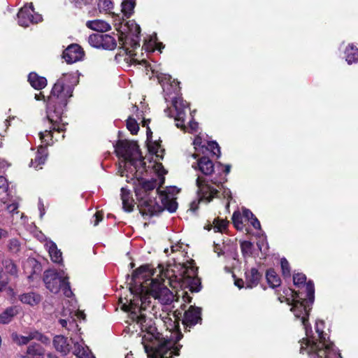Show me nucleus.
<instances>
[{"label": "nucleus", "mask_w": 358, "mask_h": 358, "mask_svg": "<svg viewBox=\"0 0 358 358\" xmlns=\"http://www.w3.org/2000/svg\"><path fill=\"white\" fill-rule=\"evenodd\" d=\"M266 277L268 285L271 287L274 288L279 287L280 285V278L273 269L268 270L266 272Z\"/></svg>", "instance_id": "2f4dec72"}, {"label": "nucleus", "mask_w": 358, "mask_h": 358, "mask_svg": "<svg viewBox=\"0 0 358 358\" xmlns=\"http://www.w3.org/2000/svg\"><path fill=\"white\" fill-rule=\"evenodd\" d=\"M146 133V143L148 153L144 159L149 161L148 168L155 169L157 166V142L152 140V132L150 128H148Z\"/></svg>", "instance_id": "dca6fc26"}, {"label": "nucleus", "mask_w": 358, "mask_h": 358, "mask_svg": "<svg viewBox=\"0 0 358 358\" xmlns=\"http://www.w3.org/2000/svg\"><path fill=\"white\" fill-rule=\"evenodd\" d=\"M182 248V244H180V243H178V244H176L175 245H171V252H174L176 251H178L180 250V249Z\"/></svg>", "instance_id": "680f3d73"}, {"label": "nucleus", "mask_w": 358, "mask_h": 358, "mask_svg": "<svg viewBox=\"0 0 358 358\" xmlns=\"http://www.w3.org/2000/svg\"><path fill=\"white\" fill-rule=\"evenodd\" d=\"M196 166L205 176H210L214 171L213 162L206 157L200 158L197 162Z\"/></svg>", "instance_id": "4be33fe9"}, {"label": "nucleus", "mask_w": 358, "mask_h": 358, "mask_svg": "<svg viewBox=\"0 0 358 358\" xmlns=\"http://www.w3.org/2000/svg\"><path fill=\"white\" fill-rule=\"evenodd\" d=\"M182 299L185 302H191V298L187 295V293L182 294Z\"/></svg>", "instance_id": "338daca9"}, {"label": "nucleus", "mask_w": 358, "mask_h": 358, "mask_svg": "<svg viewBox=\"0 0 358 358\" xmlns=\"http://www.w3.org/2000/svg\"><path fill=\"white\" fill-rule=\"evenodd\" d=\"M194 145H195V148L196 146L205 147V145H202L201 138L199 136H196L194 140Z\"/></svg>", "instance_id": "052dcab7"}, {"label": "nucleus", "mask_w": 358, "mask_h": 358, "mask_svg": "<svg viewBox=\"0 0 358 358\" xmlns=\"http://www.w3.org/2000/svg\"><path fill=\"white\" fill-rule=\"evenodd\" d=\"M244 282L241 279L236 280L235 281V285L237 286L238 288H242L243 287Z\"/></svg>", "instance_id": "69168bd1"}, {"label": "nucleus", "mask_w": 358, "mask_h": 358, "mask_svg": "<svg viewBox=\"0 0 358 358\" xmlns=\"http://www.w3.org/2000/svg\"><path fill=\"white\" fill-rule=\"evenodd\" d=\"M135 6L134 0H123L122 2V11L125 16L129 17L133 13Z\"/></svg>", "instance_id": "c9c22d12"}, {"label": "nucleus", "mask_w": 358, "mask_h": 358, "mask_svg": "<svg viewBox=\"0 0 358 358\" xmlns=\"http://www.w3.org/2000/svg\"><path fill=\"white\" fill-rule=\"evenodd\" d=\"M30 85L36 90H41L47 85V80L36 73H30L28 77Z\"/></svg>", "instance_id": "a878e982"}, {"label": "nucleus", "mask_w": 358, "mask_h": 358, "mask_svg": "<svg viewBox=\"0 0 358 358\" xmlns=\"http://www.w3.org/2000/svg\"><path fill=\"white\" fill-rule=\"evenodd\" d=\"M243 216L248 220H250L255 217L254 214L249 209L246 208L243 209Z\"/></svg>", "instance_id": "6e6d98bb"}, {"label": "nucleus", "mask_w": 358, "mask_h": 358, "mask_svg": "<svg viewBox=\"0 0 358 358\" xmlns=\"http://www.w3.org/2000/svg\"><path fill=\"white\" fill-rule=\"evenodd\" d=\"M158 83L162 87V94L167 103L164 110L166 116L173 118L176 125H183L185 112L189 108V103L180 96L179 83L169 74L158 73Z\"/></svg>", "instance_id": "39448f33"}, {"label": "nucleus", "mask_w": 358, "mask_h": 358, "mask_svg": "<svg viewBox=\"0 0 358 358\" xmlns=\"http://www.w3.org/2000/svg\"><path fill=\"white\" fill-rule=\"evenodd\" d=\"M8 248L10 252L17 253L21 248V243L17 238H12L8 243Z\"/></svg>", "instance_id": "a19ab883"}, {"label": "nucleus", "mask_w": 358, "mask_h": 358, "mask_svg": "<svg viewBox=\"0 0 358 358\" xmlns=\"http://www.w3.org/2000/svg\"><path fill=\"white\" fill-rule=\"evenodd\" d=\"M206 149L210 150V152L217 157L220 156V147L216 142H208L206 146Z\"/></svg>", "instance_id": "de8ad7c7"}, {"label": "nucleus", "mask_w": 358, "mask_h": 358, "mask_svg": "<svg viewBox=\"0 0 358 358\" xmlns=\"http://www.w3.org/2000/svg\"><path fill=\"white\" fill-rule=\"evenodd\" d=\"M65 279L64 273L55 270H48L44 273L45 286L52 293H57L59 291Z\"/></svg>", "instance_id": "2eb2a0df"}, {"label": "nucleus", "mask_w": 358, "mask_h": 358, "mask_svg": "<svg viewBox=\"0 0 358 358\" xmlns=\"http://www.w3.org/2000/svg\"><path fill=\"white\" fill-rule=\"evenodd\" d=\"M6 272L11 275H15L17 274V268L15 264L10 259L5 260L3 263Z\"/></svg>", "instance_id": "c03bdc74"}, {"label": "nucleus", "mask_w": 358, "mask_h": 358, "mask_svg": "<svg viewBox=\"0 0 358 358\" xmlns=\"http://www.w3.org/2000/svg\"><path fill=\"white\" fill-rule=\"evenodd\" d=\"M158 301L162 305L170 306L174 301L175 295L170 288H176L179 283L192 292L201 289L197 268L192 262L178 265L158 264Z\"/></svg>", "instance_id": "f257e3e1"}, {"label": "nucleus", "mask_w": 358, "mask_h": 358, "mask_svg": "<svg viewBox=\"0 0 358 358\" xmlns=\"http://www.w3.org/2000/svg\"><path fill=\"white\" fill-rule=\"evenodd\" d=\"M78 83L76 73H64L55 84L47 101V118L52 124L50 130L45 129L39 133L42 142L48 144V140L52 137V130L64 131L65 124L62 115L68 99L72 96L73 87Z\"/></svg>", "instance_id": "7ed1b4c3"}, {"label": "nucleus", "mask_w": 358, "mask_h": 358, "mask_svg": "<svg viewBox=\"0 0 358 358\" xmlns=\"http://www.w3.org/2000/svg\"><path fill=\"white\" fill-rule=\"evenodd\" d=\"M196 184L199 198L191 202L189 208L191 211L195 212L201 201L205 200L207 203H209L213 198L227 199L226 206L227 208L229 206V199H231V191L225 188L221 182L213 180L209 182L199 176L196 180Z\"/></svg>", "instance_id": "1a4fd4ad"}, {"label": "nucleus", "mask_w": 358, "mask_h": 358, "mask_svg": "<svg viewBox=\"0 0 358 358\" xmlns=\"http://www.w3.org/2000/svg\"><path fill=\"white\" fill-rule=\"evenodd\" d=\"M157 186L155 180H138L135 187V193L137 198L142 201V205L144 206L141 209V213L143 216L152 217L155 215V203L150 200L148 196L151 191L154 190Z\"/></svg>", "instance_id": "9b49d317"}, {"label": "nucleus", "mask_w": 358, "mask_h": 358, "mask_svg": "<svg viewBox=\"0 0 358 358\" xmlns=\"http://www.w3.org/2000/svg\"><path fill=\"white\" fill-rule=\"evenodd\" d=\"M86 25L88 28L99 32H105L110 29V25L108 22L101 20L88 21Z\"/></svg>", "instance_id": "bb28decb"}, {"label": "nucleus", "mask_w": 358, "mask_h": 358, "mask_svg": "<svg viewBox=\"0 0 358 358\" xmlns=\"http://www.w3.org/2000/svg\"><path fill=\"white\" fill-rule=\"evenodd\" d=\"M145 329L142 339L145 352L148 358H157V327L149 325Z\"/></svg>", "instance_id": "ddd939ff"}, {"label": "nucleus", "mask_w": 358, "mask_h": 358, "mask_svg": "<svg viewBox=\"0 0 358 358\" xmlns=\"http://www.w3.org/2000/svg\"><path fill=\"white\" fill-rule=\"evenodd\" d=\"M117 30L121 33L122 36L125 38V45L130 46L132 49L129 50L127 48V52L124 57V62L127 64V67L131 66L132 65H142L145 68V71L149 78H152L155 76V69L153 66L148 64L145 59L141 61L137 60L134 57L136 54L134 50L140 46L139 43V34L141 33V28L135 21L129 20L124 24H121Z\"/></svg>", "instance_id": "0eeeda50"}, {"label": "nucleus", "mask_w": 358, "mask_h": 358, "mask_svg": "<svg viewBox=\"0 0 358 358\" xmlns=\"http://www.w3.org/2000/svg\"><path fill=\"white\" fill-rule=\"evenodd\" d=\"M48 152L46 148L41 145L38 148L36 155L34 159H32L30 164L31 166L35 169H41V165L43 164L47 159Z\"/></svg>", "instance_id": "5701e85b"}, {"label": "nucleus", "mask_w": 358, "mask_h": 358, "mask_svg": "<svg viewBox=\"0 0 358 358\" xmlns=\"http://www.w3.org/2000/svg\"><path fill=\"white\" fill-rule=\"evenodd\" d=\"M201 320V309L191 306L184 313L182 323L187 327H192Z\"/></svg>", "instance_id": "6ab92c4d"}, {"label": "nucleus", "mask_w": 358, "mask_h": 358, "mask_svg": "<svg viewBox=\"0 0 358 358\" xmlns=\"http://www.w3.org/2000/svg\"><path fill=\"white\" fill-rule=\"evenodd\" d=\"M306 277L303 273H296L293 275V282L295 286L300 287V285H302L303 288L305 289L306 292V297L307 299H305L302 296L303 293L302 292H298L296 291H292V303H291L292 306H293L294 303V299L296 298L298 295L300 298H302L303 299H300L301 301H306L308 302V304L310 303V305L313 303L314 300V293H315V288L314 285L312 282L309 281L307 283H306Z\"/></svg>", "instance_id": "f8f14e48"}, {"label": "nucleus", "mask_w": 358, "mask_h": 358, "mask_svg": "<svg viewBox=\"0 0 358 358\" xmlns=\"http://www.w3.org/2000/svg\"><path fill=\"white\" fill-rule=\"evenodd\" d=\"M116 47L115 39L108 34H101V48L113 50Z\"/></svg>", "instance_id": "72a5a7b5"}, {"label": "nucleus", "mask_w": 358, "mask_h": 358, "mask_svg": "<svg viewBox=\"0 0 358 358\" xmlns=\"http://www.w3.org/2000/svg\"><path fill=\"white\" fill-rule=\"evenodd\" d=\"M168 173L162 163L158 162V196L161 201V206L158 205V213L164 210L169 213H174L178 208L177 194L180 189L176 186L166 187L164 190L159 191V188L164 183V176Z\"/></svg>", "instance_id": "9d476101"}, {"label": "nucleus", "mask_w": 358, "mask_h": 358, "mask_svg": "<svg viewBox=\"0 0 358 358\" xmlns=\"http://www.w3.org/2000/svg\"><path fill=\"white\" fill-rule=\"evenodd\" d=\"M168 310L162 309L163 313L159 315L160 326L165 329L166 334L158 332V358H174L179 355L180 346L177 343L182 337L178 322V315L181 313H166Z\"/></svg>", "instance_id": "20e7f679"}, {"label": "nucleus", "mask_w": 358, "mask_h": 358, "mask_svg": "<svg viewBox=\"0 0 358 358\" xmlns=\"http://www.w3.org/2000/svg\"><path fill=\"white\" fill-rule=\"evenodd\" d=\"M280 264H281L282 275L285 277L290 276V268H289V262H287V260L285 258H282V259H281Z\"/></svg>", "instance_id": "8fccbe9b"}, {"label": "nucleus", "mask_w": 358, "mask_h": 358, "mask_svg": "<svg viewBox=\"0 0 358 358\" xmlns=\"http://www.w3.org/2000/svg\"><path fill=\"white\" fill-rule=\"evenodd\" d=\"M155 269L143 265L134 271L130 282L131 294L141 296V308L146 310L151 299H157V283L153 278Z\"/></svg>", "instance_id": "423d86ee"}, {"label": "nucleus", "mask_w": 358, "mask_h": 358, "mask_svg": "<svg viewBox=\"0 0 358 358\" xmlns=\"http://www.w3.org/2000/svg\"><path fill=\"white\" fill-rule=\"evenodd\" d=\"M101 34H92L89 37L90 44L95 48H101Z\"/></svg>", "instance_id": "a18cd8bd"}, {"label": "nucleus", "mask_w": 358, "mask_h": 358, "mask_svg": "<svg viewBox=\"0 0 358 358\" xmlns=\"http://www.w3.org/2000/svg\"><path fill=\"white\" fill-rule=\"evenodd\" d=\"M102 213L101 212H97L96 214H94V225L96 226L99 222L102 220Z\"/></svg>", "instance_id": "13d9d810"}, {"label": "nucleus", "mask_w": 358, "mask_h": 358, "mask_svg": "<svg viewBox=\"0 0 358 358\" xmlns=\"http://www.w3.org/2000/svg\"><path fill=\"white\" fill-rule=\"evenodd\" d=\"M61 289H62V290L64 292V294L66 296L70 297L72 295V292L70 289L69 284L68 282L66 281V280L64 281V282L61 287Z\"/></svg>", "instance_id": "864d4df0"}, {"label": "nucleus", "mask_w": 358, "mask_h": 358, "mask_svg": "<svg viewBox=\"0 0 358 358\" xmlns=\"http://www.w3.org/2000/svg\"><path fill=\"white\" fill-rule=\"evenodd\" d=\"M122 308L124 311L131 312V315H134V316H132V319L134 320V318L136 317L138 319V322L142 324L143 322H146L145 319L143 317L142 315H141V317L136 315V313L135 312L136 308L134 306V303H132L131 300L130 301V303L129 304H127V303H123Z\"/></svg>", "instance_id": "f704fd0d"}, {"label": "nucleus", "mask_w": 358, "mask_h": 358, "mask_svg": "<svg viewBox=\"0 0 358 358\" xmlns=\"http://www.w3.org/2000/svg\"><path fill=\"white\" fill-rule=\"evenodd\" d=\"M69 315V317L71 319V321L73 322L74 320L73 317L76 316L77 318L79 319H85V314L83 311L80 310H75V311H69V310H64L63 316Z\"/></svg>", "instance_id": "49530a36"}, {"label": "nucleus", "mask_w": 358, "mask_h": 358, "mask_svg": "<svg viewBox=\"0 0 358 358\" xmlns=\"http://www.w3.org/2000/svg\"><path fill=\"white\" fill-rule=\"evenodd\" d=\"M53 345L55 349L63 355H67L71 349L67 338L62 335L56 336L54 338Z\"/></svg>", "instance_id": "412c9836"}, {"label": "nucleus", "mask_w": 358, "mask_h": 358, "mask_svg": "<svg viewBox=\"0 0 358 358\" xmlns=\"http://www.w3.org/2000/svg\"><path fill=\"white\" fill-rule=\"evenodd\" d=\"M71 341L73 344V353L78 358H95L82 338H71Z\"/></svg>", "instance_id": "f3484780"}, {"label": "nucleus", "mask_w": 358, "mask_h": 358, "mask_svg": "<svg viewBox=\"0 0 358 358\" xmlns=\"http://www.w3.org/2000/svg\"><path fill=\"white\" fill-rule=\"evenodd\" d=\"M189 110V108H188V109L186 110ZM185 115H187V112H185ZM185 117L186 116H185L184 117V121H185ZM176 122V124L177 123V122L175 120ZM183 123V125L181 126V127H178L176 124V126L178 127V128H180L181 129L184 130V131H187L189 132H191V133H194V132H196L197 130H198V128H199V124L196 122L194 121V120H190L189 122V124H188V127H187L185 124V122H182Z\"/></svg>", "instance_id": "e433bc0d"}, {"label": "nucleus", "mask_w": 358, "mask_h": 358, "mask_svg": "<svg viewBox=\"0 0 358 358\" xmlns=\"http://www.w3.org/2000/svg\"><path fill=\"white\" fill-rule=\"evenodd\" d=\"M44 350L38 344L31 345L28 347L26 355L22 358H43Z\"/></svg>", "instance_id": "c85d7f7f"}, {"label": "nucleus", "mask_w": 358, "mask_h": 358, "mask_svg": "<svg viewBox=\"0 0 358 358\" xmlns=\"http://www.w3.org/2000/svg\"><path fill=\"white\" fill-rule=\"evenodd\" d=\"M83 56L84 52L81 47L77 44L69 45L63 53L64 59L69 64L81 60Z\"/></svg>", "instance_id": "a211bd4d"}, {"label": "nucleus", "mask_w": 358, "mask_h": 358, "mask_svg": "<svg viewBox=\"0 0 358 358\" xmlns=\"http://www.w3.org/2000/svg\"><path fill=\"white\" fill-rule=\"evenodd\" d=\"M0 292L9 296H13L14 294L13 289L10 287L7 286L6 283L4 282H0Z\"/></svg>", "instance_id": "3c124183"}, {"label": "nucleus", "mask_w": 358, "mask_h": 358, "mask_svg": "<svg viewBox=\"0 0 358 358\" xmlns=\"http://www.w3.org/2000/svg\"><path fill=\"white\" fill-rule=\"evenodd\" d=\"M157 146H158V159H163L164 154L165 152V149L162 147L160 139H158Z\"/></svg>", "instance_id": "5fc2aeb1"}, {"label": "nucleus", "mask_w": 358, "mask_h": 358, "mask_svg": "<svg viewBox=\"0 0 358 358\" xmlns=\"http://www.w3.org/2000/svg\"><path fill=\"white\" fill-rule=\"evenodd\" d=\"M143 48L148 52H154L157 49L156 36H150L149 39L145 40Z\"/></svg>", "instance_id": "58836bf2"}, {"label": "nucleus", "mask_w": 358, "mask_h": 358, "mask_svg": "<svg viewBox=\"0 0 358 358\" xmlns=\"http://www.w3.org/2000/svg\"><path fill=\"white\" fill-rule=\"evenodd\" d=\"M127 127L132 134H136L139 129L136 120L131 116L127 120Z\"/></svg>", "instance_id": "ea45409f"}, {"label": "nucleus", "mask_w": 358, "mask_h": 358, "mask_svg": "<svg viewBox=\"0 0 358 358\" xmlns=\"http://www.w3.org/2000/svg\"><path fill=\"white\" fill-rule=\"evenodd\" d=\"M18 208V205L16 203H12L9 205H7L6 209L9 213H14Z\"/></svg>", "instance_id": "4d7b16f0"}, {"label": "nucleus", "mask_w": 358, "mask_h": 358, "mask_svg": "<svg viewBox=\"0 0 358 358\" xmlns=\"http://www.w3.org/2000/svg\"><path fill=\"white\" fill-rule=\"evenodd\" d=\"M115 152L119 157L122 158L118 169L122 176L125 173L134 175L146 164V162L141 158L138 145L134 141H119L115 145Z\"/></svg>", "instance_id": "6e6552de"}, {"label": "nucleus", "mask_w": 358, "mask_h": 358, "mask_svg": "<svg viewBox=\"0 0 358 358\" xmlns=\"http://www.w3.org/2000/svg\"><path fill=\"white\" fill-rule=\"evenodd\" d=\"M300 299H303L300 298L299 295L294 298L293 306L290 309L295 317L301 320L307 336L306 338H303L300 341V352L307 353L312 358H315L316 355L322 357L326 353L328 358H331V356L341 358V355L335 349L334 344L329 341L328 335L323 331L324 327L323 321L318 320L315 323V331L318 335L319 342H316L313 338L310 336L312 329L308 321L311 308L306 301H301Z\"/></svg>", "instance_id": "f03ea898"}, {"label": "nucleus", "mask_w": 358, "mask_h": 358, "mask_svg": "<svg viewBox=\"0 0 358 358\" xmlns=\"http://www.w3.org/2000/svg\"><path fill=\"white\" fill-rule=\"evenodd\" d=\"M11 338L13 342L20 345L27 344L30 341L33 339L39 340L43 342L48 340L46 338H44L41 334H39L37 331L31 332L28 336H26L19 335L17 333H13L11 334Z\"/></svg>", "instance_id": "aec40b11"}, {"label": "nucleus", "mask_w": 358, "mask_h": 358, "mask_svg": "<svg viewBox=\"0 0 358 358\" xmlns=\"http://www.w3.org/2000/svg\"><path fill=\"white\" fill-rule=\"evenodd\" d=\"M249 221H250V223L253 226L254 228H255V229H260V227H261L260 222L257 220V217H254L253 218H252Z\"/></svg>", "instance_id": "bf43d9fd"}, {"label": "nucleus", "mask_w": 358, "mask_h": 358, "mask_svg": "<svg viewBox=\"0 0 358 358\" xmlns=\"http://www.w3.org/2000/svg\"><path fill=\"white\" fill-rule=\"evenodd\" d=\"M46 247L52 262L55 263L62 262V252L57 248L55 243L49 241L46 243Z\"/></svg>", "instance_id": "cd10ccee"}, {"label": "nucleus", "mask_w": 358, "mask_h": 358, "mask_svg": "<svg viewBox=\"0 0 358 358\" xmlns=\"http://www.w3.org/2000/svg\"><path fill=\"white\" fill-rule=\"evenodd\" d=\"M8 188V184L7 180L3 177L0 176V195L2 193H6Z\"/></svg>", "instance_id": "603ef678"}, {"label": "nucleus", "mask_w": 358, "mask_h": 358, "mask_svg": "<svg viewBox=\"0 0 358 358\" xmlns=\"http://www.w3.org/2000/svg\"><path fill=\"white\" fill-rule=\"evenodd\" d=\"M98 8L100 10H110L113 8V3L110 0H99Z\"/></svg>", "instance_id": "09e8293b"}, {"label": "nucleus", "mask_w": 358, "mask_h": 358, "mask_svg": "<svg viewBox=\"0 0 358 358\" xmlns=\"http://www.w3.org/2000/svg\"><path fill=\"white\" fill-rule=\"evenodd\" d=\"M227 222L224 220L215 219L213 220V229L215 232H222L226 229Z\"/></svg>", "instance_id": "79ce46f5"}, {"label": "nucleus", "mask_w": 358, "mask_h": 358, "mask_svg": "<svg viewBox=\"0 0 358 358\" xmlns=\"http://www.w3.org/2000/svg\"><path fill=\"white\" fill-rule=\"evenodd\" d=\"M35 99L36 100H43L45 99V96L41 92H40L39 94H36L35 95Z\"/></svg>", "instance_id": "774afa93"}, {"label": "nucleus", "mask_w": 358, "mask_h": 358, "mask_svg": "<svg viewBox=\"0 0 358 358\" xmlns=\"http://www.w3.org/2000/svg\"><path fill=\"white\" fill-rule=\"evenodd\" d=\"M121 198L122 201L123 208L125 211L131 212L134 206V199L130 196V192L125 187L121 189Z\"/></svg>", "instance_id": "393cba45"}, {"label": "nucleus", "mask_w": 358, "mask_h": 358, "mask_svg": "<svg viewBox=\"0 0 358 358\" xmlns=\"http://www.w3.org/2000/svg\"><path fill=\"white\" fill-rule=\"evenodd\" d=\"M246 275V287L252 288L257 285L261 278V274L257 269L252 268L245 273Z\"/></svg>", "instance_id": "b1692460"}, {"label": "nucleus", "mask_w": 358, "mask_h": 358, "mask_svg": "<svg viewBox=\"0 0 358 358\" xmlns=\"http://www.w3.org/2000/svg\"><path fill=\"white\" fill-rule=\"evenodd\" d=\"M18 313V310L16 307H10L7 308L0 315V323L8 324L12 320V318L16 315Z\"/></svg>", "instance_id": "7c9ffc66"}, {"label": "nucleus", "mask_w": 358, "mask_h": 358, "mask_svg": "<svg viewBox=\"0 0 358 358\" xmlns=\"http://www.w3.org/2000/svg\"><path fill=\"white\" fill-rule=\"evenodd\" d=\"M346 61L349 64L358 62V49L352 44H350L345 50Z\"/></svg>", "instance_id": "c756f323"}, {"label": "nucleus", "mask_w": 358, "mask_h": 358, "mask_svg": "<svg viewBox=\"0 0 358 358\" xmlns=\"http://www.w3.org/2000/svg\"><path fill=\"white\" fill-rule=\"evenodd\" d=\"M20 300L24 303L34 306L39 303L41 298L38 295L30 292L21 295L20 296Z\"/></svg>", "instance_id": "473e14b6"}, {"label": "nucleus", "mask_w": 358, "mask_h": 358, "mask_svg": "<svg viewBox=\"0 0 358 358\" xmlns=\"http://www.w3.org/2000/svg\"><path fill=\"white\" fill-rule=\"evenodd\" d=\"M243 216L241 213L238 211H236L234 213L232 216V220L234 226L238 229H241L243 228Z\"/></svg>", "instance_id": "37998d69"}, {"label": "nucleus", "mask_w": 358, "mask_h": 358, "mask_svg": "<svg viewBox=\"0 0 358 358\" xmlns=\"http://www.w3.org/2000/svg\"><path fill=\"white\" fill-rule=\"evenodd\" d=\"M68 322H71V320L69 318L59 320V323L63 327H66Z\"/></svg>", "instance_id": "e2e57ef3"}, {"label": "nucleus", "mask_w": 358, "mask_h": 358, "mask_svg": "<svg viewBox=\"0 0 358 358\" xmlns=\"http://www.w3.org/2000/svg\"><path fill=\"white\" fill-rule=\"evenodd\" d=\"M241 252L245 258L251 257L253 252V245L250 241H242L241 243Z\"/></svg>", "instance_id": "4c0bfd02"}, {"label": "nucleus", "mask_w": 358, "mask_h": 358, "mask_svg": "<svg viewBox=\"0 0 358 358\" xmlns=\"http://www.w3.org/2000/svg\"><path fill=\"white\" fill-rule=\"evenodd\" d=\"M8 236V231L0 228V240Z\"/></svg>", "instance_id": "0e129e2a"}, {"label": "nucleus", "mask_w": 358, "mask_h": 358, "mask_svg": "<svg viewBox=\"0 0 358 358\" xmlns=\"http://www.w3.org/2000/svg\"><path fill=\"white\" fill-rule=\"evenodd\" d=\"M18 24L20 26L27 27L31 23H38L42 21V16L35 13L32 3L22 8L17 13Z\"/></svg>", "instance_id": "4468645a"}]
</instances>
